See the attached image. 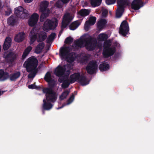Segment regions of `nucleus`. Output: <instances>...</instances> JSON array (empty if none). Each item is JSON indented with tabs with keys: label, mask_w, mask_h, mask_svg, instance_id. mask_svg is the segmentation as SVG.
Instances as JSON below:
<instances>
[{
	"label": "nucleus",
	"mask_w": 154,
	"mask_h": 154,
	"mask_svg": "<svg viewBox=\"0 0 154 154\" xmlns=\"http://www.w3.org/2000/svg\"><path fill=\"white\" fill-rule=\"evenodd\" d=\"M76 46L80 48L84 47V44L85 43L86 48L88 51H93L95 48L96 41L94 38L91 36L86 38L84 40L79 38L74 42Z\"/></svg>",
	"instance_id": "nucleus-1"
},
{
	"label": "nucleus",
	"mask_w": 154,
	"mask_h": 154,
	"mask_svg": "<svg viewBox=\"0 0 154 154\" xmlns=\"http://www.w3.org/2000/svg\"><path fill=\"white\" fill-rule=\"evenodd\" d=\"M38 61L37 59L33 57L28 58L24 62L23 65L26 68L27 72H30L33 70L37 69Z\"/></svg>",
	"instance_id": "nucleus-2"
},
{
	"label": "nucleus",
	"mask_w": 154,
	"mask_h": 154,
	"mask_svg": "<svg viewBox=\"0 0 154 154\" xmlns=\"http://www.w3.org/2000/svg\"><path fill=\"white\" fill-rule=\"evenodd\" d=\"M57 19L54 18L52 20L48 19L45 21L43 26V29L44 31L48 32L49 30L54 29L57 26Z\"/></svg>",
	"instance_id": "nucleus-3"
},
{
	"label": "nucleus",
	"mask_w": 154,
	"mask_h": 154,
	"mask_svg": "<svg viewBox=\"0 0 154 154\" xmlns=\"http://www.w3.org/2000/svg\"><path fill=\"white\" fill-rule=\"evenodd\" d=\"M14 13L18 17L22 19H27L30 16L28 11L21 6L15 8Z\"/></svg>",
	"instance_id": "nucleus-4"
},
{
	"label": "nucleus",
	"mask_w": 154,
	"mask_h": 154,
	"mask_svg": "<svg viewBox=\"0 0 154 154\" xmlns=\"http://www.w3.org/2000/svg\"><path fill=\"white\" fill-rule=\"evenodd\" d=\"M42 91L46 94V97L48 101L54 102L57 100V97L56 93L52 89L43 88Z\"/></svg>",
	"instance_id": "nucleus-5"
},
{
	"label": "nucleus",
	"mask_w": 154,
	"mask_h": 154,
	"mask_svg": "<svg viewBox=\"0 0 154 154\" xmlns=\"http://www.w3.org/2000/svg\"><path fill=\"white\" fill-rule=\"evenodd\" d=\"M129 27L128 22L124 20L122 23L119 29V32L123 36H125L129 33Z\"/></svg>",
	"instance_id": "nucleus-6"
},
{
	"label": "nucleus",
	"mask_w": 154,
	"mask_h": 154,
	"mask_svg": "<svg viewBox=\"0 0 154 154\" xmlns=\"http://www.w3.org/2000/svg\"><path fill=\"white\" fill-rule=\"evenodd\" d=\"M97 66V63L96 61H90L87 65L86 69L88 73L89 74L92 75L96 73Z\"/></svg>",
	"instance_id": "nucleus-7"
},
{
	"label": "nucleus",
	"mask_w": 154,
	"mask_h": 154,
	"mask_svg": "<svg viewBox=\"0 0 154 154\" xmlns=\"http://www.w3.org/2000/svg\"><path fill=\"white\" fill-rule=\"evenodd\" d=\"M70 48L69 46L61 48L60 50L59 56L61 60H63L68 56L70 52Z\"/></svg>",
	"instance_id": "nucleus-8"
},
{
	"label": "nucleus",
	"mask_w": 154,
	"mask_h": 154,
	"mask_svg": "<svg viewBox=\"0 0 154 154\" xmlns=\"http://www.w3.org/2000/svg\"><path fill=\"white\" fill-rule=\"evenodd\" d=\"M116 51V48L114 46H112V48L103 49V57L107 58L112 56L114 54Z\"/></svg>",
	"instance_id": "nucleus-9"
},
{
	"label": "nucleus",
	"mask_w": 154,
	"mask_h": 154,
	"mask_svg": "<svg viewBox=\"0 0 154 154\" xmlns=\"http://www.w3.org/2000/svg\"><path fill=\"white\" fill-rule=\"evenodd\" d=\"M66 66H61L60 65L58 66L55 70L54 73L57 76L60 77L64 75L66 71Z\"/></svg>",
	"instance_id": "nucleus-10"
},
{
	"label": "nucleus",
	"mask_w": 154,
	"mask_h": 154,
	"mask_svg": "<svg viewBox=\"0 0 154 154\" xmlns=\"http://www.w3.org/2000/svg\"><path fill=\"white\" fill-rule=\"evenodd\" d=\"M144 3L142 0H133L131 4V8L135 10H137L143 7Z\"/></svg>",
	"instance_id": "nucleus-11"
},
{
	"label": "nucleus",
	"mask_w": 154,
	"mask_h": 154,
	"mask_svg": "<svg viewBox=\"0 0 154 154\" xmlns=\"http://www.w3.org/2000/svg\"><path fill=\"white\" fill-rule=\"evenodd\" d=\"M39 17L38 15L36 13L33 14L28 20V24L30 26H34L37 23Z\"/></svg>",
	"instance_id": "nucleus-12"
},
{
	"label": "nucleus",
	"mask_w": 154,
	"mask_h": 154,
	"mask_svg": "<svg viewBox=\"0 0 154 154\" xmlns=\"http://www.w3.org/2000/svg\"><path fill=\"white\" fill-rule=\"evenodd\" d=\"M8 63H12L17 57V55L13 52L8 53L5 57Z\"/></svg>",
	"instance_id": "nucleus-13"
},
{
	"label": "nucleus",
	"mask_w": 154,
	"mask_h": 154,
	"mask_svg": "<svg viewBox=\"0 0 154 154\" xmlns=\"http://www.w3.org/2000/svg\"><path fill=\"white\" fill-rule=\"evenodd\" d=\"M29 36L30 40L29 43L31 45L35 42L36 39H38V33L35 31L34 29H33L30 32Z\"/></svg>",
	"instance_id": "nucleus-14"
},
{
	"label": "nucleus",
	"mask_w": 154,
	"mask_h": 154,
	"mask_svg": "<svg viewBox=\"0 0 154 154\" xmlns=\"http://www.w3.org/2000/svg\"><path fill=\"white\" fill-rule=\"evenodd\" d=\"M38 38L37 41L38 42H42L47 38V33L44 31H41L38 33Z\"/></svg>",
	"instance_id": "nucleus-15"
},
{
	"label": "nucleus",
	"mask_w": 154,
	"mask_h": 154,
	"mask_svg": "<svg viewBox=\"0 0 154 154\" xmlns=\"http://www.w3.org/2000/svg\"><path fill=\"white\" fill-rule=\"evenodd\" d=\"M117 3L118 8L124 9L126 6H128L130 4L129 2L127 0H117Z\"/></svg>",
	"instance_id": "nucleus-16"
},
{
	"label": "nucleus",
	"mask_w": 154,
	"mask_h": 154,
	"mask_svg": "<svg viewBox=\"0 0 154 154\" xmlns=\"http://www.w3.org/2000/svg\"><path fill=\"white\" fill-rule=\"evenodd\" d=\"M11 42L12 40L11 37H6L3 45V49L4 50H7L10 47L11 45Z\"/></svg>",
	"instance_id": "nucleus-17"
},
{
	"label": "nucleus",
	"mask_w": 154,
	"mask_h": 154,
	"mask_svg": "<svg viewBox=\"0 0 154 154\" xmlns=\"http://www.w3.org/2000/svg\"><path fill=\"white\" fill-rule=\"evenodd\" d=\"M80 75V73L79 72L74 73L71 75L69 78V81L70 83H73L77 81L78 82Z\"/></svg>",
	"instance_id": "nucleus-18"
},
{
	"label": "nucleus",
	"mask_w": 154,
	"mask_h": 154,
	"mask_svg": "<svg viewBox=\"0 0 154 154\" xmlns=\"http://www.w3.org/2000/svg\"><path fill=\"white\" fill-rule=\"evenodd\" d=\"M25 37V33L24 32H20L15 36L14 40L16 42H20L24 40Z\"/></svg>",
	"instance_id": "nucleus-19"
},
{
	"label": "nucleus",
	"mask_w": 154,
	"mask_h": 154,
	"mask_svg": "<svg viewBox=\"0 0 154 154\" xmlns=\"http://www.w3.org/2000/svg\"><path fill=\"white\" fill-rule=\"evenodd\" d=\"M20 75L21 73L20 71L16 72L10 75L9 74L8 79L9 78L11 81L15 82L20 76Z\"/></svg>",
	"instance_id": "nucleus-20"
},
{
	"label": "nucleus",
	"mask_w": 154,
	"mask_h": 154,
	"mask_svg": "<svg viewBox=\"0 0 154 154\" xmlns=\"http://www.w3.org/2000/svg\"><path fill=\"white\" fill-rule=\"evenodd\" d=\"M17 21L15 16L11 15L7 19L8 24L11 26H14L17 23Z\"/></svg>",
	"instance_id": "nucleus-21"
},
{
	"label": "nucleus",
	"mask_w": 154,
	"mask_h": 154,
	"mask_svg": "<svg viewBox=\"0 0 154 154\" xmlns=\"http://www.w3.org/2000/svg\"><path fill=\"white\" fill-rule=\"evenodd\" d=\"M48 2L46 1H44L42 2L40 5V10L41 12H47L49 9H47L48 5Z\"/></svg>",
	"instance_id": "nucleus-22"
},
{
	"label": "nucleus",
	"mask_w": 154,
	"mask_h": 154,
	"mask_svg": "<svg viewBox=\"0 0 154 154\" xmlns=\"http://www.w3.org/2000/svg\"><path fill=\"white\" fill-rule=\"evenodd\" d=\"M9 73L5 72L3 69H0V81H5L8 79Z\"/></svg>",
	"instance_id": "nucleus-23"
},
{
	"label": "nucleus",
	"mask_w": 154,
	"mask_h": 154,
	"mask_svg": "<svg viewBox=\"0 0 154 154\" xmlns=\"http://www.w3.org/2000/svg\"><path fill=\"white\" fill-rule=\"evenodd\" d=\"M43 102L42 108L44 110H48L52 108L53 105L50 102H47L45 99H44L43 100Z\"/></svg>",
	"instance_id": "nucleus-24"
},
{
	"label": "nucleus",
	"mask_w": 154,
	"mask_h": 154,
	"mask_svg": "<svg viewBox=\"0 0 154 154\" xmlns=\"http://www.w3.org/2000/svg\"><path fill=\"white\" fill-rule=\"evenodd\" d=\"M45 46V44L43 42H41L38 44L36 47L35 53L37 54H40L44 48Z\"/></svg>",
	"instance_id": "nucleus-25"
},
{
	"label": "nucleus",
	"mask_w": 154,
	"mask_h": 154,
	"mask_svg": "<svg viewBox=\"0 0 154 154\" xmlns=\"http://www.w3.org/2000/svg\"><path fill=\"white\" fill-rule=\"evenodd\" d=\"M65 60L66 61L69 63H72L75 60V57L74 52L70 53L68 56L66 57Z\"/></svg>",
	"instance_id": "nucleus-26"
},
{
	"label": "nucleus",
	"mask_w": 154,
	"mask_h": 154,
	"mask_svg": "<svg viewBox=\"0 0 154 154\" xmlns=\"http://www.w3.org/2000/svg\"><path fill=\"white\" fill-rule=\"evenodd\" d=\"M78 82L82 85H85L88 84L86 76L83 75H80Z\"/></svg>",
	"instance_id": "nucleus-27"
},
{
	"label": "nucleus",
	"mask_w": 154,
	"mask_h": 154,
	"mask_svg": "<svg viewBox=\"0 0 154 154\" xmlns=\"http://www.w3.org/2000/svg\"><path fill=\"white\" fill-rule=\"evenodd\" d=\"M109 64L106 63L100 64L99 66V69L101 72L107 71L109 69Z\"/></svg>",
	"instance_id": "nucleus-28"
},
{
	"label": "nucleus",
	"mask_w": 154,
	"mask_h": 154,
	"mask_svg": "<svg viewBox=\"0 0 154 154\" xmlns=\"http://www.w3.org/2000/svg\"><path fill=\"white\" fill-rule=\"evenodd\" d=\"M107 23V21L105 19H101L97 23V26L100 29H102Z\"/></svg>",
	"instance_id": "nucleus-29"
},
{
	"label": "nucleus",
	"mask_w": 154,
	"mask_h": 154,
	"mask_svg": "<svg viewBox=\"0 0 154 154\" xmlns=\"http://www.w3.org/2000/svg\"><path fill=\"white\" fill-rule=\"evenodd\" d=\"M50 12V11L49 10H48L47 12H42V14L40 16V21L41 22H42L45 20V19L48 16Z\"/></svg>",
	"instance_id": "nucleus-30"
},
{
	"label": "nucleus",
	"mask_w": 154,
	"mask_h": 154,
	"mask_svg": "<svg viewBox=\"0 0 154 154\" xmlns=\"http://www.w3.org/2000/svg\"><path fill=\"white\" fill-rule=\"evenodd\" d=\"M80 25V23L77 21H75L72 23L69 26V29L71 30L75 29Z\"/></svg>",
	"instance_id": "nucleus-31"
},
{
	"label": "nucleus",
	"mask_w": 154,
	"mask_h": 154,
	"mask_svg": "<svg viewBox=\"0 0 154 154\" xmlns=\"http://www.w3.org/2000/svg\"><path fill=\"white\" fill-rule=\"evenodd\" d=\"M32 49V47L31 46H29L25 50L22 56V59L23 60L25 58Z\"/></svg>",
	"instance_id": "nucleus-32"
},
{
	"label": "nucleus",
	"mask_w": 154,
	"mask_h": 154,
	"mask_svg": "<svg viewBox=\"0 0 154 154\" xmlns=\"http://www.w3.org/2000/svg\"><path fill=\"white\" fill-rule=\"evenodd\" d=\"M56 36V34L55 33H52L47 38L46 40L47 42L48 43H50L52 42Z\"/></svg>",
	"instance_id": "nucleus-33"
},
{
	"label": "nucleus",
	"mask_w": 154,
	"mask_h": 154,
	"mask_svg": "<svg viewBox=\"0 0 154 154\" xmlns=\"http://www.w3.org/2000/svg\"><path fill=\"white\" fill-rule=\"evenodd\" d=\"M102 0H91V4L93 7L99 6L101 3Z\"/></svg>",
	"instance_id": "nucleus-34"
},
{
	"label": "nucleus",
	"mask_w": 154,
	"mask_h": 154,
	"mask_svg": "<svg viewBox=\"0 0 154 154\" xmlns=\"http://www.w3.org/2000/svg\"><path fill=\"white\" fill-rule=\"evenodd\" d=\"M69 93V91L68 90H65L63 92L60 97V99L63 100L66 98Z\"/></svg>",
	"instance_id": "nucleus-35"
},
{
	"label": "nucleus",
	"mask_w": 154,
	"mask_h": 154,
	"mask_svg": "<svg viewBox=\"0 0 154 154\" xmlns=\"http://www.w3.org/2000/svg\"><path fill=\"white\" fill-rule=\"evenodd\" d=\"M48 82V88H49L50 89H52L54 88L55 81L53 79L47 81Z\"/></svg>",
	"instance_id": "nucleus-36"
},
{
	"label": "nucleus",
	"mask_w": 154,
	"mask_h": 154,
	"mask_svg": "<svg viewBox=\"0 0 154 154\" xmlns=\"http://www.w3.org/2000/svg\"><path fill=\"white\" fill-rule=\"evenodd\" d=\"M124 10V9H121V8H118L116 13V17L118 18H120L122 15Z\"/></svg>",
	"instance_id": "nucleus-37"
},
{
	"label": "nucleus",
	"mask_w": 154,
	"mask_h": 154,
	"mask_svg": "<svg viewBox=\"0 0 154 154\" xmlns=\"http://www.w3.org/2000/svg\"><path fill=\"white\" fill-rule=\"evenodd\" d=\"M70 84L71 83L69 81V79H66L62 84V87L63 88H66L69 86Z\"/></svg>",
	"instance_id": "nucleus-38"
},
{
	"label": "nucleus",
	"mask_w": 154,
	"mask_h": 154,
	"mask_svg": "<svg viewBox=\"0 0 154 154\" xmlns=\"http://www.w3.org/2000/svg\"><path fill=\"white\" fill-rule=\"evenodd\" d=\"M111 45V42L110 40H107L104 42L103 43V49L110 48Z\"/></svg>",
	"instance_id": "nucleus-39"
},
{
	"label": "nucleus",
	"mask_w": 154,
	"mask_h": 154,
	"mask_svg": "<svg viewBox=\"0 0 154 154\" xmlns=\"http://www.w3.org/2000/svg\"><path fill=\"white\" fill-rule=\"evenodd\" d=\"M98 37L100 40L101 41H104L106 40L108 38L107 35L104 33L100 34L98 35Z\"/></svg>",
	"instance_id": "nucleus-40"
},
{
	"label": "nucleus",
	"mask_w": 154,
	"mask_h": 154,
	"mask_svg": "<svg viewBox=\"0 0 154 154\" xmlns=\"http://www.w3.org/2000/svg\"><path fill=\"white\" fill-rule=\"evenodd\" d=\"M90 11L88 10L84 9L81 10L80 11V14L82 16H85L88 15L90 13Z\"/></svg>",
	"instance_id": "nucleus-41"
},
{
	"label": "nucleus",
	"mask_w": 154,
	"mask_h": 154,
	"mask_svg": "<svg viewBox=\"0 0 154 154\" xmlns=\"http://www.w3.org/2000/svg\"><path fill=\"white\" fill-rule=\"evenodd\" d=\"M38 72V69L33 70L30 72L31 73L28 75V78H34L35 76Z\"/></svg>",
	"instance_id": "nucleus-42"
},
{
	"label": "nucleus",
	"mask_w": 154,
	"mask_h": 154,
	"mask_svg": "<svg viewBox=\"0 0 154 154\" xmlns=\"http://www.w3.org/2000/svg\"><path fill=\"white\" fill-rule=\"evenodd\" d=\"M44 80L46 81H48L52 79L51 78V73L48 72L45 74L44 78Z\"/></svg>",
	"instance_id": "nucleus-43"
},
{
	"label": "nucleus",
	"mask_w": 154,
	"mask_h": 154,
	"mask_svg": "<svg viewBox=\"0 0 154 154\" xmlns=\"http://www.w3.org/2000/svg\"><path fill=\"white\" fill-rule=\"evenodd\" d=\"M73 39L71 36H69L65 39L64 43L66 44H69L73 42Z\"/></svg>",
	"instance_id": "nucleus-44"
},
{
	"label": "nucleus",
	"mask_w": 154,
	"mask_h": 154,
	"mask_svg": "<svg viewBox=\"0 0 154 154\" xmlns=\"http://www.w3.org/2000/svg\"><path fill=\"white\" fill-rule=\"evenodd\" d=\"M96 18L95 17H90L88 21L91 25H94L96 21Z\"/></svg>",
	"instance_id": "nucleus-45"
},
{
	"label": "nucleus",
	"mask_w": 154,
	"mask_h": 154,
	"mask_svg": "<svg viewBox=\"0 0 154 154\" xmlns=\"http://www.w3.org/2000/svg\"><path fill=\"white\" fill-rule=\"evenodd\" d=\"M108 14V11L106 9H104L102 11V16L103 17H106Z\"/></svg>",
	"instance_id": "nucleus-46"
},
{
	"label": "nucleus",
	"mask_w": 154,
	"mask_h": 154,
	"mask_svg": "<svg viewBox=\"0 0 154 154\" xmlns=\"http://www.w3.org/2000/svg\"><path fill=\"white\" fill-rule=\"evenodd\" d=\"M64 21L68 23L71 20L68 15H64Z\"/></svg>",
	"instance_id": "nucleus-47"
},
{
	"label": "nucleus",
	"mask_w": 154,
	"mask_h": 154,
	"mask_svg": "<svg viewBox=\"0 0 154 154\" xmlns=\"http://www.w3.org/2000/svg\"><path fill=\"white\" fill-rule=\"evenodd\" d=\"M90 25H91L90 23L88 21H86L85 24V29L87 31L89 29Z\"/></svg>",
	"instance_id": "nucleus-48"
},
{
	"label": "nucleus",
	"mask_w": 154,
	"mask_h": 154,
	"mask_svg": "<svg viewBox=\"0 0 154 154\" xmlns=\"http://www.w3.org/2000/svg\"><path fill=\"white\" fill-rule=\"evenodd\" d=\"M74 97V96L73 94H72L67 101L68 104H70L73 101Z\"/></svg>",
	"instance_id": "nucleus-49"
},
{
	"label": "nucleus",
	"mask_w": 154,
	"mask_h": 154,
	"mask_svg": "<svg viewBox=\"0 0 154 154\" xmlns=\"http://www.w3.org/2000/svg\"><path fill=\"white\" fill-rule=\"evenodd\" d=\"M116 0H106V3L108 5L114 4L115 3Z\"/></svg>",
	"instance_id": "nucleus-50"
},
{
	"label": "nucleus",
	"mask_w": 154,
	"mask_h": 154,
	"mask_svg": "<svg viewBox=\"0 0 154 154\" xmlns=\"http://www.w3.org/2000/svg\"><path fill=\"white\" fill-rule=\"evenodd\" d=\"M55 6L58 8H61L62 7V5L61 2L59 1H57L55 5Z\"/></svg>",
	"instance_id": "nucleus-51"
},
{
	"label": "nucleus",
	"mask_w": 154,
	"mask_h": 154,
	"mask_svg": "<svg viewBox=\"0 0 154 154\" xmlns=\"http://www.w3.org/2000/svg\"><path fill=\"white\" fill-rule=\"evenodd\" d=\"M12 10L10 8H8L7 10L5 11V15L8 16L12 13Z\"/></svg>",
	"instance_id": "nucleus-52"
},
{
	"label": "nucleus",
	"mask_w": 154,
	"mask_h": 154,
	"mask_svg": "<svg viewBox=\"0 0 154 154\" xmlns=\"http://www.w3.org/2000/svg\"><path fill=\"white\" fill-rule=\"evenodd\" d=\"M68 25V23L66 22L65 21H63L62 22V24L61 27L63 28H65Z\"/></svg>",
	"instance_id": "nucleus-53"
},
{
	"label": "nucleus",
	"mask_w": 154,
	"mask_h": 154,
	"mask_svg": "<svg viewBox=\"0 0 154 154\" xmlns=\"http://www.w3.org/2000/svg\"><path fill=\"white\" fill-rule=\"evenodd\" d=\"M63 4L68 3L70 1H72V0H60Z\"/></svg>",
	"instance_id": "nucleus-54"
},
{
	"label": "nucleus",
	"mask_w": 154,
	"mask_h": 154,
	"mask_svg": "<svg viewBox=\"0 0 154 154\" xmlns=\"http://www.w3.org/2000/svg\"><path fill=\"white\" fill-rule=\"evenodd\" d=\"M35 85L34 84H32L29 85L28 86V88L29 89H35Z\"/></svg>",
	"instance_id": "nucleus-55"
},
{
	"label": "nucleus",
	"mask_w": 154,
	"mask_h": 154,
	"mask_svg": "<svg viewBox=\"0 0 154 154\" xmlns=\"http://www.w3.org/2000/svg\"><path fill=\"white\" fill-rule=\"evenodd\" d=\"M119 57V54L118 53H116L113 56V58L115 60H116Z\"/></svg>",
	"instance_id": "nucleus-56"
},
{
	"label": "nucleus",
	"mask_w": 154,
	"mask_h": 154,
	"mask_svg": "<svg viewBox=\"0 0 154 154\" xmlns=\"http://www.w3.org/2000/svg\"><path fill=\"white\" fill-rule=\"evenodd\" d=\"M60 78L58 79V81L59 82L63 83V82L65 80L64 78Z\"/></svg>",
	"instance_id": "nucleus-57"
},
{
	"label": "nucleus",
	"mask_w": 154,
	"mask_h": 154,
	"mask_svg": "<svg viewBox=\"0 0 154 154\" xmlns=\"http://www.w3.org/2000/svg\"><path fill=\"white\" fill-rule=\"evenodd\" d=\"M35 89H36V90H40L42 89V90L43 89H42V88L40 86H38L35 85Z\"/></svg>",
	"instance_id": "nucleus-58"
},
{
	"label": "nucleus",
	"mask_w": 154,
	"mask_h": 154,
	"mask_svg": "<svg viewBox=\"0 0 154 154\" xmlns=\"http://www.w3.org/2000/svg\"><path fill=\"white\" fill-rule=\"evenodd\" d=\"M81 60L82 61L85 62L87 61V58L86 57H84L81 59Z\"/></svg>",
	"instance_id": "nucleus-59"
},
{
	"label": "nucleus",
	"mask_w": 154,
	"mask_h": 154,
	"mask_svg": "<svg viewBox=\"0 0 154 154\" xmlns=\"http://www.w3.org/2000/svg\"><path fill=\"white\" fill-rule=\"evenodd\" d=\"M24 2L26 3H30L33 1V0H24Z\"/></svg>",
	"instance_id": "nucleus-60"
},
{
	"label": "nucleus",
	"mask_w": 154,
	"mask_h": 154,
	"mask_svg": "<svg viewBox=\"0 0 154 154\" xmlns=\"http://www.w3.org/2000/svg\"><path fill=\"white\" fill-rule=\"evenodd\" d=\"M64 29V28H61V30H60V31L59 33V35H60L63 32Z\"/></svg>",
	"instance_id": "nucleus-61"
},
{
	"label": "nucleus",
	"mask_w": 154,
	"mask_h": 154,
	"mask_svg": "<svg viewBox=\"0 0 154 154\" xmlns=\"http://www.w3.org/2000/svg\"><path fill=\"white\" fill-rule=\"evenodd\" d=\"M64 105H63L59 107L58 109H60L64 107Z\"/></svg>",
	"instance_id": "nucleus-62"
},
{
	"label": "nucleus",
	"mask_w": 154,
	"mask_h": 154,
	"mask_svg": "<svg viewBox=\"0 0 154 154\" xmlns=\"http://www.w3.org/2000/svg\"><path fill=\"white\" fill-rule=\"evenodd\" d=\"M4 92V91H2L0 90V96Z\"/></svg>",
	"instance_id": "nucleus-63"
},
{
	"label": "nucleus",
	"mask_w": 154,
	"mask_h": 154,
	"mask_svg": "<svg viewBox=\"0 0 154 154\" xmlns=\"http://www.w3.org/2000/svg\"><path fill=\"white\" fill-rule=\"evenodd\" d=\"M45 110H44L43 109H42V113L43 114H44L45 113Z\"/></svg>",
	"instance_id": "nucleus-64"
}]
</instances>
